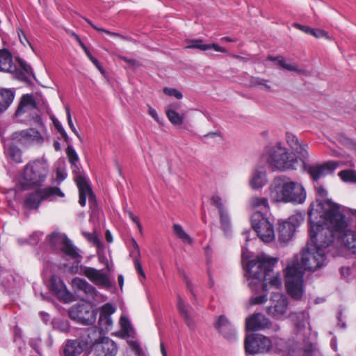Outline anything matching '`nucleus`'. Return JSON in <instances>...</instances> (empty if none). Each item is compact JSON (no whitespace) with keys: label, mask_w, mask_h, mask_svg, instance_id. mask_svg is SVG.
I'll return each instance as SVG.
<instances>
[{"label":"nucleus","mask_w":356,"mask_h":356,"mask_svg":"<svg viewBox=\"0 0 356 356\" xmlns=\"http://www.w3.org/2000/svg\"><path fill=\"white\" fill-rule=\"evenodd\" d=\"M277 261V258L266 255L257 256L256 259L250 260L247 264L249 285L254 289L260 284L264 291L268 289V286L280 289L282 286L280 275L273 272Z\"/></svg>","instance_id":"f03ea898"},{"label":"nucleus","mask_w":356,"mask_h":356,"mask_svg":"<svg viewBox=\"0 0 356 356\" xmlns=\"http://www.w3.org/2000/svg\"><path fill=\"white\" fill-rule=\"evenodd\" d=\"M286 141L289 144V145L291 147V149H297V146L300 143L298 139V138L291 134V133H286Z\"/></svg>","instance_id":"a18cd8bd"},{"label":"nucleus","mask_w":356,"mask_h":356,"mask_svg":"<svg viewBox=\"0 0 356 356\" xmlns=\"http://www.w3.org/2000/svg\"><path fill=\"white\" fill-rule=\"evenodd\" d=\"M337 167V161H328L308 165L307 172L314 181H318L322 177L332 174Z\"/></svg>","instance_id":"2eb2a0df"},{"label":"nucleus","mask_w":356,"mask_h":356,"mask_svg":"<svg viewBox=\"0 0 356 356\" xmlns=\"http://www.w3.org/2000/svg\"><path fill=\"white\" fill-rule=\"evenodd\" d=\"M315 346L313 343H310L307 345L304 348L300 350L298 352V356H313Z\"/></svg>","instance_id":"49530a36"},{"label":"nucleus","mask_w":356,"mask_h":356,"mask_svg":"<svg viewBox=\"0 0 356 356\" xmlns=\"http://www.w3.org/2000/svg\"><path fill=\"white\" fill-rule=\"evenodd\" d=\"M186 48L197 49L204 51H209L211 54L213 52H222V48L216 44H203L202 40L200 39L189 40L186 41Z\"/></svg>","instance_id":"4be33fe9"},{"label":"nucleus","mask_w":356,"mask_h":356,"mask_svg":"<svg viewBox=\"0 0 356 356\" xmlns=\"http://www.w3.org/2000/svg\"><path fill=\"white\" fill-rule=\"evenodd\" d=\"M267 60L271 61H277V64L281 67L289 71L297 72L300 74L305 73V70L298 69L296 65L287 64L282 56L273 57L272 56H268Z\"/></svg>","instance_id":"7c9ffc66"},{"label":"nucleus","mask_w":356,"mask_h":356,"mask_svg":"<svg viewBox=\"0 0 356 356\" xmlns=\"http://www.w3.org/2000/svg\"><path fill=\"white\" fill-rule=\"evenodd\" d=\"M268 182L267 175L264 167L257 168L252 173L250 184L253 189H259L264 186Z\"/></svg>","instance_id":"412c9836"},{"label":"nucleus","mask_w":356,"mask_h":356,"mask_svg":"<svg viewBox=\"0 0 356 356\" xmlns=\"http://www.w3.org/2000/svg\"><path fill=\"white\" fill-rule=\"evenodd\" d=\"M211 203L212 205L216 207L219 211L220 220L222 221V200L218 195H213L211 199Z\"/></svg>","instance_id":"c03bdc74"},{"label":"nucleus","mask_w":356,"mask_h":356,"mask_svg":"<svg viewBox=\"0 0 356 356\" xmlns=\"http://www.w3.org/2000/svg\"><path fill=\"white\" fill-rule=\"evenodd\" d=\"M51 324L54 329L60 332H67L70 330L69 322L62 317L54 318L51 321Z\"/></svg>","instance_id":"4c0bfd02"},{"label":"nucleus","mask_w":356,"mask_h":356,"mask_svg":"<svg viewBox=\"0 0 356 356\" xmlns=\"http://www.w3.org/2000/svg\"><path fill=\"white\" fill-rule=\"evenodd\" d=\"M88 58L90 60V61L96 66V67L101 72H103L102 67L100 63L98 61L97 58H95L91 54H88Z\"/></svg>","instance_id":"0e129e2a"},{"label":"nucleus","mask_w":356,"mask_h":356,"mask_svg":"<svg viewBox=\"0 0 356 356\" xmlns=\"http://www.w3.org/2000/svg\"><path fill=\"white\" fill-rule=\"evenodd\" d=\"M42 233L40 232H33L29 238V244L36 245L42 236Z\"/></svg>","instance_id":"603ef678"},{"label":"nucleus","mask_w":356,"mask_h":356,"mask_svg":"<svg viewBox=\"0 0 356 356\" xmlns=\"http://www.w3.org/2000/svg\"><path fill=\"white\" fill-rule=\"evenodd\" d=\"M316 191L317 193V195H319L322 198H325L327 195V191L324 188L323 186H318L316 187Z\"/></svg>","instance_id":"e2e57ef3"},{"label":"nucleus","mask_w":356,"mask_h":356,"mask_svg":"<svg viewBox=\"0 0 356 356\" xmlns=\"http://www.w3.org/2000/svg\"><path fill=\"white\" fill-rule=\"evenodd\" d=\"M248 355L268 353L272 347V341L268 337L257 333L248 334L244 342Z\"/></svg>","instance_id":"1a4fd4ad"},{"label":"nucleus","mask_w":356,"mask_h":356,"mask_svg":"<svg viewBox=\"0 0 356 356\" xmlns=\"http://www.w3.org/2000/svg\"><path fill=\"white\" fill-rule=\"evenodd\" d=\"M173 232L175 236L182 242L191 244L193 242V238L184 231L181 225L174 224L172 227Z\"/></svg>","instance_id":"72a5a7b5"},{"label":"nucleus","mask_w":356,"mask_h":356,"mask_svg":"<svg viewBox=\"0 0 356 356\" xmlns=\"http://www.w3.org/2000/svg\"><path fill=\"white\" fill-rule=\"evenodd\" d=\"M83 191L81 187H78L79 193V202L81 207H85L86 204V199H88L89 204L91 208L97 207L96 197L93 193L91 187L88 182L83 186Z\"/></svg>","instance_id":"5701e85b"},{"label":"nucleus","mask_w":356,"mask_h":356,"mask_svg":"<svg viewBox=\"0 0 356 356\" xmlns=\"http://www.w3.org/2000/svg\"><path fill=\"white\" fill-rule=\"evenodd\" d=\"M163 92L165 95L175 97L178 99L183 97L182 93L175 88H165Z\"/></svg>","instance_id":"8fccbe9b"},{"label":"nucleus","mask_w":356,"mask_h":356,"mask_svg":"<svg viewBox=\"0 0 356 356\" xmlns=\"http://www.w3.org/2000/svg\"><path fill=\"white\" fill-rule=\"evenodd\" d=\"M268 163L273 170L284 171L296 170L298 167H302L303 161L286 148L277 146L271 151Z\"/></svg>","instance_id":"39448f33"},{"label":"nucleus","mask_w":356,"mask_h":356,"mask_svg":"<svg viewBox=\"0 0 356 356\" xmlns=\"http://www.w3.org/2000/svg\"><path fill=\"white\" fill-rule=\"evenodd\" d=\"M65 110H66L67 122H68V125H69L70 128L76 134V136H77V137L80 138V136H79L78 131H76V128H75V127H74V125L73 124V122H72V117H71V113H70V108L68 106H66L65 107Z\"/></svg>","instance_id":"3c124183"},{"label":"nucleus","mask_w":356,"mask_h":356,"mask_svg":"<svg viewBox=\"0 0 356 356\" xmlns=\"http://www.w3.org/2000/svg\"><path fill=\"white\" fill-rule=\"evenodd\" d=\"M71 35L76 40V41L79 43L80 47L83 49V51H84L85 54H86V56H88V54H90V52L88 50V49L87 48V47L81 41V38H79V36L77 34H76L75 33L72 32L71 33Z\"/></svg>","instance_id":"bf43d9fd"},{"label":"nucleus","mask_w":356,"mask_h":356,"mask_svg":"<svg viewBox=\"0 0 356 356\" xmlns=\"http://www.w3.org/2000/svg\"><path fill=\"white\" fill-rule=\"evenodd\" d=\"M49 287L60 302L70 303L75 300L74 296L67 290L63 281L57 275L51 276Z\"/></svg>","instance_id":"9b49d317"},{"label":"nucleus","mask_w":356,"mask_h":356,"mask_svg":"<svg viewBox=\"0 0 356 356\" xmlns=\"http://www.w3.org/2000/svg\"><path fill=\"white\" fill-rule=\"evenodd\" d=\"M66 154L70 164L79 162V158L72 146H68Z\"/></svg>","instance_id":"37998d69"},{"label":"nucleus","mask_w":356,"mask_h":356,"mask_svg":"<svg viewBox=\"0 0 356 356\" xmlns=\"http://www.w3.org/2000/svg\"><path fill=\"white\" fill-rule=\"evenodd\" d=\"M339 178L344 182L356 184V171L354 170H343L338 173Z\"/></svg>","instance_id":"58836bf2"},{"label":"nucleus","mask_w":356,"mask_h":356,"mask_svg":"<svg viewBox=\"0 0 356 356\" xmlns=\"http://www.w3.org/2000/svg\"><path fill=\"white\" fill-rule=\"evenodd\" d=\"M345 217V216L343 215ZM318 220L319 224L323 225L325 227H328L330 229L333 234L334 235V232L339 233V234H343V236L342 237L343 243H344L345 246L349 249L352 250L353 252H356V232L354 231L348 230V222H346V219L344 218V220L346 223V227L343 231H337L334 227H333V225L327 220L323 216H321L319 215L318 216Z\"/></svg>","instance_id":"4468645a"},{"label":"nucleus","mask_w":356,"mask_h":356,"mask_svg":"<svg viewBox=\"0 0 356 356\" xmlns=\"http://www.w3.org/2000/svg\"><path fill=\"white\" fill-rule=\"evenodd\" d=\"M98 325L102 331H108L111 329L113 321L111 317V313H99Z\"/></svg>","instance_id":"c9c22d12"},{"label":"nucleus","mask_w":356,"mask_h":356,"mask_svg":"<svg viewBox=\"0 0 356 356\" xmlns=\"http://www.w3.org/2000/svg\"><path fill=\"white\" fill-rule=\"evenodd\" d=\"M67 176V173L66 172V169L63 167H58L56 169V180L58 184H60L63 181H64Z\"/></svg>","instance_id":"09e8293b"},{"label":"nucleus","mask_w":356,"mask_h":356,"mask_svg":"<svg viewBox=\"0 0 356 356\" xmlns=\"http://www.w3.org/2000/svg\"><path fill=\"white\" fill-rule=\"evenodd\" d=\"M19 65L20 67L23 70V72H20L19 77V79L25 81L26 82H30V76L35 79V75L33 74V70L30 65L26 63L25 61L22 60H19Z\"/></svg>","instance_id":"473e14b6"},{"label":"nucleus","mask_w":356,"mask_h":356,"mask_svg":"<svg viewBox=\"0 0 356 356\" xmlns=\"http://www.w3.org/2000/svg\"><path fill=\"white\" fill-rule=\"evenodd\" d=\"M297 26L305 33L312 35L316 38H322L326 35V32L321 29H314L307 26L297 24Z\"/></svg>","instance_id":"ea45409f"},{"label":"nucleus","mask_w":356,"mask_h":356,"mask_svg":"<svg viewBox=\"0 0 356 356\" xmlns=\"http://www.w3.org/2000/svg\"><path fill=\"white\" fill-rule=\"evenodd\" d=\"M251 225L258 237L264 242L269 243L275 238L273 225L261 211H257L252 214Z\"/></svg>","instance_id":"0eeeda50"},{"label":"nucleus","mask_w":356,"mask_h":356,"mask_svg":"<svg viewBox=\"0 0 356 356\" xmlns=\"http://www.w3.org/2000/svg\"><path fill=\"white\" fill-rule=\"evenodd\" d=\"M191 314L192 313H183V318L189 327H193L194 325V322Z\"/></svg>","instance_id":"680f3d73"},{"label":"nucleus","mask_w":356,"mask_h":356,"mask_svg":"<svg viewBox=\"0 0 356 356\" xmlns=\"http://www.w3.org/2000/svg\"><path fill=\"white\" fill-rule=\"evenodd\" d=\"M55 128L57 129V131L60 133L63 138L67 142L69 137L67 136V134L66 133L65 130L64 129L63 125L61 123L56 119L53 120Z\"/></svg>","instance_id":"de8ad7c7"},{"label":"nucleus","mask_w":356,"mask_h":356,"mask_svg":"<svg viewBox=\"0 0 356 356\" xmlns=\"http://www.w3.org/2000/svg\"><path fill=\"white\" fill-rule=\"evenodd\" d=\"M339 210V205L330 200L323 202L317 199L310 204L308 216L312 244L308 243L302 250L300 265L298 263L286 269V289L294 300L302 296L304 271H315L323 266L326 263L325 249L334 242L332 231L319 224V215L329 220L337 231H343L346 223Z\"/></svg>","instance_id":"f257e3e1"},{"label":"nucleus","mask_w":356,"mask_h":356,"mask_svg":"<svg viewBox=\"0 0 356 356\" xmlns=\"http://www.w3.org/2000/svg\"><path fill=\"white\" fill-rule=\"evenodd\" d=\"M70 318L82 325H90L96 321L97 313H68Z\"/></svg>","instance_id":"393cba45"},{"label":"nucleus","mask_w":356,"mask_h":356,"mask_svg":"<svg viewBox=\"0 0 356 356\" xmlns=\"http://www.w3.org/2000/svg\"><path fill=\"white\" fill-rule=\"evenodd\" d=\"M79 273L86 276L91 282L97 286L109 288L111 286L108 275L102 270L81 266Z\"/></svg>","instance_id":"ddd939ff"},{"label":"nucleus","mask_w":356,"mask_h":356,"mask_svg":"<svg viewBox=\"0 0 356 356\" xmlns=\"http://www.w3.org/2000/svg\"><path fill=\"white\" fill-rule=\"evenodd\" d=\"M291 318L294 321V325L299 334H302V331L305 330L307 325L309 326V313H291Z\"/></svg>","instance_id":"a878e982"},{"label":"nucleus","mask_w":356,"mask_h":356,"mask_svg":"<svg viewBox=\"0 0 356 356\" xmlns=\"http://www.w3.org/2000/svg\"><path fill=\"white\" fill-rule=\"evenodd\" d=\"M15 70L11 54L6 49L0 50V72H13Z\"/></svg>","instance_id":"b1692460"},{"label":"nucleus","mask_w":356,"mask_h":356,"mask_svg":"<svg viewBox=\"0 0 356 356\" xmlns=\"http://www.w3.org/2000/svg\"><path fill=\"white\" fill-rule=\"evenodd\" d=\"M37 108L36 102L33 95L26 94L22 98L19 106L15 112V116L19 117L25 113L31 115V120L34 122L40 121V118L37 113L32 114V111Z\"/></svg>","instance_id":"dca6fc26"},{"label":"nucleus","mask_w":356,"mask_h":356,"mask_svg":"<svg viewBox=\"0 0 356 356\" xmlns=\"http://www.w3.org/2000/svg\"><path fill=\"white\" fill-rule=\"evenodd\" d=\"M11 140L19 143L22 145H41L44 138L41 134L36 129H28L15 132L11 136Z\"/></svg>","instance_id":"f8f14e48"},{"label":"nucleus","mask_w":356,"mask_h":356,"mask_svg":"<svg viewBox=\"0 0 356 356\" xmlns=\"http://www.w3.org/2000/svg\"><path fill=\"white\" fill-rule=\"evenodd\" d=\"M270 322L263 313H254L251 316L246 318V332H254L268 328Z\"/></svg>","instance_id":"a211bd4d"},{"label":"nucleus","mask_w":356,"mask_h":356,"mask_svg":"<svg viewBox=\"0 0 356 356\" xmlns=\"http://www.w3.org/2000/svg\"><path fill=\"white\" fill-rule=\"evenodd\" d=\"M116 308L110 303H106L102 307L101 312H115Z\"/></svg>","instance_id":"338daca9"},{"label":"nucleus","mask_w":356,"mask_h":356,"mask_svg":"<svg viewBox=\"0 0 356 356\" xmlns=\"http://www.w3.org/2000/svg\"><path fill=\"white\" fill-rule=\"evenodd\" d=\"M87 22H88V23H89V24H90V25H91V26H92L95 30H97V31H98L104 32V33H107V34H108V35H112V36H116V37H120V34H118V33H114V32H111V31H107V30H106V29H102V28L97 27V26H95V24H93L92 23V22H91V21H90V20H87Z\"/></svg>","instance_id":"052dcab7"},{"label":"nucleus","mask_w":356,"mask_h":356,"mask_svg":"<svg viewBox=\"0 0 356 356\" xmlns=\"http://www.w3.org/2000/svg\"><path fill=\"white\" fill-rule=\"evenodd\" d=\"M48 173V165L44 160L36 159L26 164L23 173L26 188L40 185Z\"/></svg>","instance_id":"423d86ee"},{"label":"nucleus","mask_w":356,"mask_h":356,"mask_svg":"<svg viewBox=\"0 0 356 356\" xmlns=\"http://www.w3.org/2000/svg\"><path fill=\"white\" fill-rule=\"evenodd\" d=\"M295 231L296 226L291 221L280 222L277 228L279 241L282 243L289 241L292 238Z\"/></svg>","instance_id":"aec40b11"},{"label":"nucleus","mask_w":356,"mask_h":356,"mask_svg":"<svg viewBox=\"0 0 356 356\" xmlns=\"http://www.w3.org/2000/svg\"><path fill=\"white\" fill-rule=\"evenodd\" d=\"M129 216L132 220L134 222H135L137 225L138 228L139 229L140 232L142 231V226L140 223L139 219L138 217L135 216L133 213L129 212Z\"/></svg>","instance_id":"774afa93"},{"label":"nucleus","mask_w":356,"mask_h":356,"mask_svg":"<svg viewBox=\"0 0 356 356\" xmlns=\"http://www.w3.org/2000/svg\"><path fill=\"white\" fill-rule=\"evenodd\" d=\"M270 196L277 202L302 204L306 199V191L302 185L282 176L275 177L270 186Z\"/></svg>","instance_id":"7ed1b4c3"},{"label":"nucleus","mask_w":356,"mask_h":356,"mask_svg":"<svg viewBox=\"0 0 356 356\" xmlns=\"http://www.w3.org/2000/svg\"><path fill=\"white\" fill-rule=\"evenodd\" d=\"M17 33H18L19 39L22 44H23L24 45L25 44V42L30 44L26 37L24 32L22 29H19Z\"/></svg>","instance_id":"69168bd1"},{"label":"nucleus","mask_w":356,"mask_h":356,"mask_svg":"<svg viewBox=\"0 0 356 356\" xmlns=\"http://www.w3.org/2000/svg\"><path fill=\"white\" fill-rule=\"evenodd\" d=\"M297 147V149H294L293 150L296 151L302 157L300 159L303 161V163L302 164V166H303L305 164V160L307 159L309 156L307 150L308 145L306 144L300 143Z\"/></svg>","instance_id":"79ce46f5"},{"label":"nucleus","mask_w":356,"mask_h":356,"mask_svg":"<svg viewBox=\"0 0 356 356\" xmlns=\"http://www.w3.org/2000/svg\"><path fill=\"white\" fill-rule=\"evenodd\" d=\"M120 325L122 330L127 336H131L134 334V330L130 323V321L127 316L124 315L120 318Z\"/></svg>","instance_id":"a19ab883"},{"label":"nucleus","mask_w":356,"mask_h":356,"mask_svg":"<svg viewBox=\"0 0 356 356\" xmlns=\"http://www.w3.org/2000/svg\"><path fill=\"white\" fill-rule=\"evenodd\" d=\"M94 354L96 356H115L118 353L117 344L109 337H100L94 343Z\"/></svg>","instance_id":"f3484780"},{"label":"nucleus","mask_w":356,"mask_h":356,"mask_svg":"<svg viewBox=\"0 0 356 356\" xmlns=\"http://www.w3.org/2000/svg\"><path fill=\"white\" fill-rule=\"evenodd\" d=\"M0 284L8 291H13L17 287L16 278L10 273L2 275L0 279Z\"/></svg>","instance_id":"f704fd0d"},{"label":"nucleus","mask_w":356,"mask_h":356,"mask_svg":"<svg viewBox=\"0 0 356 356\" xmlns=\"http://www.w3.org/2000/svg\"><path fill=\"white\" fill-rule=\"evenodd\" d=\"M250 205L253 209L269 210V203L267 197L254 196L250 200Z\"/></svg>","instance_id":"2f4dec72"},{"label":"nucleus","mask_w":356,"mask_h":356,"mask_svg":"<svg viewBox=\"0 0 356 356\" xmlns=\"http://www.w3.org/2000/svg\"><path fill=\"white\" fill-rule=\"evenodd\" d=\"M131 243L132 250H131V256L135 258V257H140V249L139 246L134 238H131Z\"/></svg>","instance_id":"6e6d98bb"},{"label":"nucleus","mask_w":356,"mask_h":356,"mask_svg":"<svg viewBox=\"0 0 356 356\" xmlns=\"http://www.w3.org/2000/svg\"><path fill=\"white\" fill-rule=\"evenodd\" d=\"M64 193L58 187H47L31 193L25 200L24 205L29 209H37L43 200H53L56 197H64Z\"/></svg>","instance_id":"6e6552de"},{"label":"nucleus","mask_w":356,"mask_h":356,"mask_svg":"<svg viewBox=\"0 0 356 356\" xmlns=\"http://www.w3.org/2000/svg\"><path fill=\"white\" fill-rule=\"evenodd\" d=\"M88 342L83 339L67 340L64 348L65 356H77L88 348Z\"/></svg>","instance_id":"6ab92c4d"},{"label":"nucleus","mask_w":356,"mask_h":356,"mask_svg":"<svg viewBox=\"0 0 356 356\" xmlns=\"http://www.w3.org/2000/svg\"><path fill=\"white\" fill-rule=\"evenodd\" d=\"M46 242L52 250L61 253L66 260H72L73 262L72 270L74 272L77 271L82 256L65 234L54 232L47 236Z\"/></svg>","instance_id":"20e7f679"},{"label":"nucleus","mask_w":356,"mask_h":356,"mask_svg":"<svg viewBox=\"0 0 356 356\" xmlns=\"http://www.w3.org/2000/svg\"><path fill=\"white\" fill-rule=\"evenodd\" d=\"M14 99V93L11 90L2 89L0 90V112L8 108Z\"/></svg>","instance_id":"c85d7f7f"},{"label":"nucleus","mask_w":356,"mask_h":356,"mask_svg":"<svg viewBox=\"0 0 356 356\" xmlns=\"http://www.w3.org/2000/svg\"><path fill=\"white\" fill-rule=\"evenodd\" d=\"M72 286L74 289L83 291L92 305L105 301V297L84 279L74 277L72 280Z\"/></svg>","instance_id":"9d476101"},{"label":"nucleus","mask_w":356,"mask_h":356,"mask_svg":"<svg viewBox=\"0 0 356 356\" xmlns=\"http://www.w3.org/2000/svg\"><path fill=\"white\" fill-rule=\"evenodd\" d=\"M4 143V152L6 156L17 163H19L22 160L21 150L13 145L7 144L4 139H2Z\"/></svg>","instance_id":"bb28decb"},{"label":"nucleus","mask_w":356,"mask_h":356,"mask_svg":"<svg viewBox=\"0 0 356 356\" xmlns=\"http://www.w3.org/2000/svg\"><path fill=\"white\" fill-rule=\"evenodd\" d=\"M179 106L177 103L168 106L165 109L166 115L170 122L175 125H181L183 123V117L175 111Z\"/></svg>","instance_id":"cd10ccee"},{"label":"nucleus","mask_w":356,"mask_h":356,"mask_svg":"<svg viewBox=\"0 0 356 356\" xmlns=\"http://www.w3.org/2000/svg\"><path fill=\"white\" fill-rule=\"evenodd\" d=\"M128 343L132 350L136 354L140 355L141 352V348L140 344L135 340L131 339L128 341Z\"/></svg>","instance_id":"13d9d810"},{"label":"nucleus","mask_w":356,"mask_h":356,"mask_svg":"<svg viewBox=\"0 0 356 356\" xmlns=\"http://www.w3.org/2000/svg\"><path fill=\"white\" fill-rule=\"evenodd\" d=\"M252 84L254 86H264L268 90H270V86L267 84V81L261 78H254L252 81Z\"/></svg>","instance_id":"864d4df0"},{"label":"nucleus","mask_w":356,"mask_h":356,"mask_svg":"<svg viewBox=\"0 0 356 356\" xmlns=\"http://www.w3.org/2000/svg\"><path fill=\"white\" fill-rule=\"evenodd\" d=\"M140 257H135L134 258V267L136 272L141 275L144 279L145 278V273L143 269L142 265L139 261Z\"/></svg>","instance_id":"5fc2aeb1"},{"label":"nucleus","mask_w":356,"mask_h":356,"mask_svg":"<svg viewBox=\"0 0 356 356\" xmlns=\"http://www.w3.org/2000/svg\"><path fill=\"white\" fill-rule=\"evenodd\" d=\"M71 168L72 170L73 174L74 175V179L77 187H81V191H83V186L88 183V181L81 171V165L79 162L72 163Z\"/></svg>","instance_id":"c756f323"},{"label":"nucleus","mask_w":356,"mask_h":356,"mask_svg":"<svg viewBox=\"0 0 356 356\" xmlns=\"http://www.w3.org/2000/svg\"><path fill=\"white\" fill-rule=\"evenodd\" d=\"M266 296L261 295L256 297H252L250 300V304L251 305H255L259 304H262L266 301Z\"/></svg>","instance_id":"4d7b16f0"},{"label":"nucleus","mask_w":356,"mask_h":356,"mask_svg":"<svg viewBox=\"0 0 356 356\" xmlns=\"http://www.w3.org/2000/svg\"><path fill=\"white\" fill-rule=\"evenodd\" d=\"M273 301H276V304L273 305L274 312H284L288 305V300L286 298L280 293L275 294L273 296Z\"/></svg>","instance_id":"e433bc0d"}]
</instances>
